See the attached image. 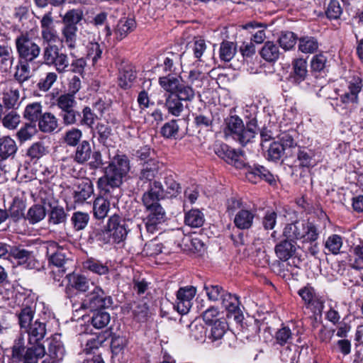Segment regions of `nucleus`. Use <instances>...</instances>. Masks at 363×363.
I'll return each instance as SVG.
<instances>
[{
    "label": "nucleus",
    "instance_id": "obj_26",
    "mask_svg": "<svg viewBox=\"0 0 363 363\" xmlns=\"http://www.w3.org/2000/svg\"><path fill=\"white\" fill-rule=\"evenodd\" d=\"M182 78L179 74H169L161 76L158 79L160 86L166 91L165 94H178L184 87H192L191 85L182 83Z\"/></svg>",
    "mask_w": 363,
    "mask_h": 363
},
{
    "label": "nucleus",
    "instance_id": "obj_57",
    "mask_svg": "<svg viewBox=\"0 0 363 363\" xmlns=\"http://www.w3.org/2000/svg\"><path fill=\"white\" fill-rule=\"evenodd\" d=\"M237 52V45L233 42L223 40L220 45L219 57L225 62H229Z\"/></svg>",
    "mask_w": 363,
    "mask_h": 363
},
{
    "label": "nucleus",
    "instance_id": "obj_22",
    "mask_svg": "<svg viewBox=\"0 0 363 363\" xmlns=\"http://www.w3.org/2000/svg\"><path fill=\"white\" fill-rule=\"evenodd\" d=\"M182 62V55L174 52H167L157 58L155 71L162 70L164 74H174L177 65Z\"/></svg>",
    "mask_w": 363,
    "mask_h": 363
},
{
    "label": "nucleus",
    "instance_id": "obj_19",
    "mask_svg": "<svg viewBox=\"0 0 363 363\" xmlns=\"http://www.w3.org/2000/svg\"><path fill=\"white\" fill-rule=\"evenodd\" d=\"M67 284L65 287V292L69 296L84 294L86 292L90 284L94 286L93 282L86 276L76 272L69 273L66 275Z\"/></svg>",
    "mask_w": 363,
    "mask_h": 363
},
{
    "label": "nucleus",
    "instance_id": "obj_28",
    "mask_svg": "<svg viewBox=\"0 0 363 363\" xmlns=\"http://www.w3.org/2000/svg\"><path fill=\"white\" fill-rule=\"evenodd\" d=\"M9 256L16 259L18 264L27 269H34L38 264L32 252L21 247L12 246Z\"/></svg>",
    "mask_w": 363,
    "mask_h": 363
},
{
    "label": "nucleus",
    "instance_id": "obj_49",
    "mask_svg": "<svg viewBox=\"0 0 363 363\" xmlns=\"http://www.w3.org/2000/svg\"><path fill=\"white\" fill-rule=\"evenodd\" d=\"M86 59H91L93 66L102 58L103 48L101 45L94 39L86 44Z\"/></svg>",
    "mask_w": 363,
    "mask_h": 363
},
{
    "label": "nucleus",
    "instance_id": "obj_59",
    "mask_svg": "<svg viewBox=\"0 0 363 363\" xmlns=\"http://www.w3.org/2000/svg\"><path fill=\"white\" fill-rule=\"evenodd\" d=\"M98 116L89 106H85L80 112L79 118V126H85L87 128L93 129V126Z\"/></svg>",
    "mask_w": 363,
    "mask_h": 363
},
{
    "label": "nucleus",
    "instance_id": "obj_36",
    "mask_svg": "<svg viewBox=\"0 0 363 363\" xmlns=\"http://www.w3.org/2000/svg\"><path fill=\"white\" fill-rule=\"evenodd\" d=\"M18 150L16 141L9 135L0 137V158L13 157Z\"/></svg>",
    "mask_w": 363,
    "mask_h": 363
},
{
    "label": "nucleus",
    "instance_id": "obj_50",
    "mask_svg": "<svg viewBox=\"0 0 363 363\" xmlns=\"http://www.w3.org/2000/svg\"><path fill=\"white\" fill-rule=\"evenodd\" d=\"M109 338H111L110 347L113 354L118 355L120 353H123L128 344L126 336L113 333L111 330V335Z\"/></svg>",
    "mask_w": 363,
    "mask_h": 363
},
{
    "label": "nucleus",
    "instance_id": "obj_63",
    "mask_svg": "<svg viewBox=\"0 0 363 363\" xmlns=\"http://www.w3.org/2000/svg\"><path fill=\"white\" fill-rule=\"evenodd\" d=\"M343 241L341 235L333 234L327 238L325 242V248L333 255H337L342 247Z\"/></svg>",
    "mask_w": 363,
    "mask_h": 363
},
{
    "label": "nucleus",
    "instance_id": "obj_2",
    "mask_svg": "<svg viewBox=\"0 0 363 363\" xmlns=\"http://www.w3.org/2000/svg\"><path fill=\"white\" fill-rule=\"evenodd\" d=\"M208 299L211 301H221V304L226 311V317L228 320L233 319L235 323L240 325L242 332H247V336H252L259 333V327L257 320H253V323L244 326V315L240 308L241 302L240 297L233 294L216 283L206 282L203 286Z\"/></svg>",
    "mask_w": 363,
    "mask_h": 363
},
{
    "label": "nucleus",
    "instance_id": "obj_25",
    "mask_svg": "<svg viewBox=\"0 0 363 363\" xmlns=\"http://www.w3.org/2000/svg\"><path fill=\"white\" fill-rule=\"evenodd\" d=\"M296 242L286 237H282L274 246V253L278 259L282 260L293 259L296 257Z\"/></svg>",
    "mask_w": 363,
    "mask_h": 363
},
{
    "label": "nucleus",
    "instance_id": "obj_52",
    "mask_svg": "<svg viewBox=\"0 0 363 363\" xmlns=\"http://www.w3.org/2000/svg\"><path fill=\"white\" fill-rule=\"evenodd\" d=\"M180 119H172L165 123L160 128V135L166 139H177L179 138Z\"/></svg>",
    "mask_w": 363,
    "mask_h": 363
},
{
    "label": "nucleus",
    "instance_id": "obj_23",
    "mask_svg": "<svg viewBox=\"0 0 363 363\" xmlns=\"http://www.w3.org/2000/svg\"><path fill=\"white\" fill-rule=\"evenodd\" d=\"M297 167L303 171H308L320 162L316 158V151L306 146H298L296 152Z\"/></svg>",
    "mask_w": 363,
    "mask_h": 363
},
{
    "label": "nucleus",
    "instance_id": "obj_41",
    "mask_svg": "<svg viewBox=\"0 0 363 363\" xmlns=\"http://www.w3.org/2000/svg\"><path fill=\"white\" fill-rule=\"evenodd\" d=\"M74 155L73 156L74 161L78 164H84L91 157V147L89 142L86 140H82L77 145Z\"/></svg>",
    "mask_w": 363,
    "mask_h": 363
},
{
    "label": "nucleus",
    "instance_id": "obj_46",
    "mask_svg": "<svg viewBox=\"0 0 363 363\" xmlns=\"http://www.w3.org/2000/svg\"><path fill=\"white\" fill-rule=\"evenodd\" d=\"M260 56L267 62H276L280 55L279 47L272 41H267L259 50Z\"/></svg>",
    "mask_w": 363,
    "mask_h": 363
},
{
    "label": "nucleus",
    "instance_id": "obj_47",
    "mask_svg": "<svg viewBox=\"0 0 363 363\" xmlns=\"http://www.w3.org/2000/svg\"><path fill=\"white\" fill-rule=\"evenodd\" d=\"M298 38V35L292 31L283 30L280 33L277 42L284 51H289L294 49Z\"/></svg>",
    "mask_w": 363,
    "mask_h": 363
},
{
    "label": "nucleus",
    "instance_id": "obj_44",
    "mask_svg": "<svg viewBox=\"0 0 363 363\" xmlns=\"http://www.w3.org/2000/svg\"><path fill=\"white\" fill-rule=\"evenodd\" d=\"M43 106L40 102L28 104L23 111V118L28 121V123L37 125L38 121L43 115Z\"/></svg>",
    "mask_w": 363,
    "mask_h": 363
},
{
    "label": "nucleus",
    "instance_id": "obj_55",
    "mask_svg": "<svg viewBox=\"0 0 363 363\" xmlns=\"http://www.w3.org/2000/svg\"><path fill=\"white\" fill-rule=\"evenodd\" d=\"M298 137V131L294 128H289L286 130L282 131L279 136L278 142L283 145V147L286 150L287 148H292L298 147L296 139Z\"/></svg>",
    "mask_w": 363,
    "mask_h": 363
},
{
    "label": "nucleus",
    "instance_id": "obj_8",
    "mask_svg": "<svg viewBox=\"0 0 363 363\" xmlns=\"http://www.w3.org/2000/svg\"><path fill=\"white\" fill-rule=\"evenodd\" d=\"M84 20V12L82 9H69L62 16V28L61 29L62 43L69 50L77 48L78 25H82Z\"/></svg>",
    "mask_w": 363,
    "mask_h": 363
},
{
    "label": "nucleus",
    "instance_id": "obj_20",
    "mask_svg": "<svg viewBox=\"0 0 363 363\" xmlns=\"http://www.w3.org/2000/svg\"><path fill=\"white\" fill-rule=\"evenodd\" d=\"M223 133L226 137H231L244 146V123L237 115H230L224 119Z\"/></svg>",
    "mask_w": 363,
    "mask_h": 363
},
{
    "label": "nucleus",
    "instance_id": "obj_40",
    "mask_svg": "<svg viewBox=\"0 0 363 363\" xmlns=\"http://www.w3.org/2000/svg\"><path fill=\"white\" fill-rule=\"evenodd\" d=\"M328 63V57L323 52L314 55L310 62L311 72L315 77L325 74Z\"/></svg>",
    "mask_w": 363,
    "mask_h": 363
},
{
    "label": "nucleus",
    "instance_id": "obj_39",
    "mask_svg": "<svg viewBox=\"0 0 363 363\" xmlns=\"http://www.w3.org/2000/svg\"><path fill=\"white\" fill-rule=\"evenodd\" d=\"M94 193V186L92 182L86 179L82 181L77 186V189L74 191L73 198L75 203H82L86 201Z\"/></svg>",
    "mask_w": 363,
    "mask_h": 363
},
{
    "label": "nucleus",
    "instance_id": "obj_5",
    "mask_svg": "<svg viewBox=\"0 0 363 363\" xmlns=\"http://www.w3.org/2000/svg\"><path fill=\"white\" fill-rule=\"evenodd\" d=\"M140 162V168L135 174V190H145L154 182L162 167V162L156 157L155 150L150 145H143L135 150L134 154Z\"/></svg>",
    "mask_w": 363,
    "mask_h": 363
},
{
    "label": "nucleus",
    "instance_id": "obj_35",
    "mask_svg": "<svg viewBox=\"0 0 363 363\" xmlns=\"http://www.w3.org/2000/svg\"><path fill=\"white\" fill-rule=\"evenodd\" d=\"M177 175L172 171H166L164 175V199L165 197L177 196L181 191L180 184L176 181Z\"/></svg>",
    "mask_w": 363,
    "mask_h": 363
},
{
    "label": "nucleus",
    "instance_id": "obj_45",
    "mask_svg": "<svg viewBox=\"0 0 363 363\" xmlns=\"http://www.w3.org/2000/svg\"><path fill=\"white\" fill-rule=\"evenodd\" d=\"M110 210V201L104 196L96 198L93 204V213L95 218L102 220L105 218Z\"/></svg>",
    "mask_w": 363,
    "mask_h": 363
},
{
    "label": "nucleus",
    "instance_id": "obj_6",
    "mask_svg": "<svg viewBox=\"0 0 363 363\" xmlns=\"http://www.w3.org/2000/svg\"><path fill=\"white\" fill-rule=\"evenodd\" d=\"M130 169V160L125 154H116L104 167V175L97 181V186L106 197L111 191L120 187Z\"/></svg>",
    "mask_w": 363,
    "mask_h": 363
},
{
    "label": "nucleus",
    "instance_id": "obj_10",
    "mask_svg": "<svg viewBox=\"0 0 363 363\" xmlns=\"http://www.w3.org/2000/svg\"><path fill=\"white\" fill-rule=\"evenodd\" d=\"M245 169L246 179L252 184L262 182H266L272 187H277L279 177L274 174L268 168L259 163H246L242 168Z\"/></svg>",
    "mask_w": 363,
    "mask_h": 363
},
{
    "label": "nucleus",
    "instance_id": "obj_11",
    "mask_svg": "<svg viewBox=\"0 0 363 363\" xmlns=\"http://www.w3.org/2000/svg\"><path fill=\"white\" fill-rule=\"evenodd\" d=\"M16 298H23L21 310L17 313L18 324L21 328L28 329L34 318L36 310L35 295L30 290L23 289V291H17Z\"/></svg>",
    "mask_w": 363,
    "mask_h": 363
},
{
    "label": "nucleus",
    "instance_id": "obj_54",
    "mask_svg": "<svg viewBox=\"0 0 363 363\" xmlns=\"http://www.w3.org/2000/svg\"><path fill=\"white\" fill-rule=\"evenodd\" d=\"M208 326L211 327V328L207 337L212 342H215L223 337L228 328V323L225 319L217 320L213 324Z\"/></svg>",
    "mask_w": 363,
    "mask_h": 363
},
{
    "label": "nucleus",
    "instance_id": "obj_37",
    "mask_svg": "<svg viewBox=\"0 0 363 363\" xmlns=\"http://www.w3.org/2000/svg\"><path fill=\"white\" fill-rule=\"evenodd\" d=\"M111 335V328H109L101 333H99L94 337H91L87 340L84 351L86 354H95V350H98L103 343L109 338Z\"/></svg>",
    "mask_w": 363,
    "mask_h": 363
},
{
    "label": "nucleus",
    "instance_id": "obj_33",
    "mask_svg": "<svg viewBox=\"0 0 363 363\" xmlns=\"http://www.w3.org/2000/svg\"><path fill=\"white\" fill-rule=\"evenodd\" d=\"M86 244L93 245L98 244L100 246L111 244L108 233L106 231V225L104 228H92L88 232Z\"/></svg>",
    "mask_w": 363,
    "mask_h": 363
},
{
    "label": "nucleus",
    "instance_id": "obj_18",
    "mask_svg": "<svg viewBox=\"0 0 363 363\" xmlns=\"http://www.w3.org/2000/svg\"><path fill=\"white\" fill-rule=\"evenodd\" d=\"M138 73L135 65L130 62H122L118 68V86L124 91L130 89L137 80Z\"/></svg>",
    "mask_w": 363,
    "mask_h": 363
},
{
    "label": "nucleus",
    "instance_id": "obj_61",
    "mask_svg": "<svg viewBox=\"0 0 363 363\" xmlns=\"http://www.w3.org/2000/svg\"><path fill=\"white\" fill-rule=\"evenodd\" d=\"M14 61L12 48L8 45L0 44V68H11Z\"/></svg>",
    "mask_w": 363,
    "mask_h": 363
},
{
    "label": "nucleus",
    "instance_id": "obj_58",
    "mask_svg": "<svg viewBox=\"0 0 363 363\" xmlns=\"http://www.w3.org/2000/svg\"><path fill=\"white\" fill-rule=\"evenodd\" d=\"M205 221L203 213L199 209H191L185 213L184 223L191 228H200Z\"/></svg>",
    "mask_w": 363,
    "mask_h": 363
},
{
    "label": "nucleus",
    "instance_id": "obj_24",
    "mask_svg": "<svg viewBox=\"0 0 363 363\" xmlns=\"http://www.w3.org/2000/svg\"><path fill=\"white\" fill-rule=\"evenodd\" d=\"M308 62L303 57L295 58L291 62V70L288 79L295 85H300L301 82L308 80Z\"/></svg>",
    "mask_w": 363,
    "mask_h": 363
},
{
    "label": "nucleus",
    "instance_id": "obj_3",
    "mask_svg": "<svg viewBox=\"0 0 363 363\" xmlns=\"http://www.w3.org/2000/svg\"><path fill=\"white\" fill-rule=\"evenodd\" d=\"M329 218L320 208L317 218L297 219L286 223L282 230L281 237H286L294 242L301 240L303 243H313L317 241L321 233V225H325Z\"/></svg>",
    "mask_w": 363,
    "mask_h": 363
},
{
    "label": "nucleus",
    "instance_id": "obj_12",
    "mask_svg": "<svg viewBox=\"0 0 363 363\" xmlns=\"http://www.w3.org/2000/svg\"><path fill=\"white\" fill-rule=\"evenodd\" d=\"M128 220L121 215L114 213L107 220L106 228L111 241V245L123 243L130 232Z\"/></svg>",
    "mask_w": 363,
    "mask_h": 363
},
{
    "label": "nucleus",
    "instance_id": "obj_29",
    "mask_svg": "<svg viewBox=\"0 0 363 363\" xmlns=\"http://www.w3.org/2000/svg\"><path fill=\"white\" fill-rule=\"evenodd\" d=\"M49 209L47 211L48 222L50 225H57L66 223L68 213L63 206L58 204V201L48 202L47 203Z\"/></svg>",
    "mask_w": 363,
    "mask_h": 363
},
{
    "label": "nucleus",
    "instance_id": "obj_48",
    "mask_svg": "<svg viewBox=\"0 0 363 363\" xmlns=\"http://www.w3.org/2000/svg\"><path fill=\"white\" fill-rule=\"evenodd\" d=\"M92 316L87 321L96 329L104 328L109 323L111 317L110 314L105 311L104 309L92 311Z\"/></svg>",
    "mask_w": 363,
    "mask_h": 363
},
{
    "label": "nucleus",
    "instance_id": "obj_21",
    "mask_svg": "<svg viewBox=\"0 0 363 363\" xmlns=\"http://www.w3.org/2000/svg\"><path fill=\"white\" fill-rule=\"evenodd\" d=\"M196 294V289L193 286L180 287L177 291L174 309L182 315L186 314L191 306L192 300Z\"/></svg>",
    "mask_w": 363,
    "mask_h": 363
},
{
    "label": "nucleus",
    "instance_id": "obj_60",
    "mask_svg": "<svg viewBox=\"0 0 363 363\" xmlns=\"http://www.w3.org/2000/svg\"><path fill=\"white\" fill-rule=\"evenodd\" d=\"M97 140L103 146L108 147V140L112 134V128L108 123H97L94 128Z\"/></svg>",
    "mask_w": 363,
    "mask_h": 363
},
{
    "label": "nucleus",
    "instance_id": "obj_14",
    "mask_svg": "<svg viewBox=\"0 0 363 363\" xmlns=\"http://www.w3.org/2000/svg\"><path fill=\"white\" fill-rule=\"evenodd\" d=\"M15 45L18 59L30 62H34L41 51L40 47L27 33H22L16 37Z\"/></svg>",
    "mask_w": 363,
    "mask_h": 363
},
{
    "label": "nucleus",
    "instance_id": "obj_32",
    "mask_svg": "<svg viewBox=\"0 0 363 363\" xmlns=\"http://www.w3.org/2000/svg\"><path fill=\"white\" fill-rule=\"evenodd\" d=\"M136 21L132 18H123L119 20L114 29V34L118 41L124 39L136 28Z\"/></svg>",
    "mask_w": 363,
    "mask_h": 363
},
{
    "label": "nucleus",
    "instance_id": "obj_53",
    "mask_svg": "<svg viewBox=\"0 0 363 363\" xmlns=\"http://www.w3.org/2000/svg\"><path fill=\"white\" fill-rule=\"evenodd\" d=\"M38 132L37 125L27 122L16 132V137L18 142L22 144L28 140H30Z\"/></svg>",
    "mask_w": 363,
    "mask_h": 363
},
{
    "label": "nucleus",
    "instance_id": "obj_34",
    "mask_svg": "<svg viewBox=\"0 0 363 363\" xmlns=\"http://www.w3.org/2000/svg\"><path fill=\"white\" fill-rule=\"evenodd\" d=\"M319 48L318 39L315 36L303 35L298 38V50L304 54H314Z\"/></svg>",
    "mask_w": 363,
    "mask_h": 363
},
{
    "label": "nucleus",
    "instance_id": "obj_42",
    "mask_svg": "<svg viewBox=\"0 0 363 363\" xmlns=\"http://www.w3.org/2000/svg\"><path fill=\"white\" fill-rule=\"evenodd\" d=\"M37 123L38 130L43 133H52L57 128V120L50 112L43 113Z\"/></svg>",
    "mask_w": 363,
    "mask_h": 363
},
{
    "label": "nucleus",
    "instance_id": "obj_13",
    "mask_svg": "<svg viewBox=\"0 0 363 363\" xmlns=\"http://www.w3.org/2000/svg\"><path fill=\"white\" fill-rule=\"evenodd\" d=\"M213 150L218 158L235 168L242 169L245 167L242 157L245 152L241 149H235L222 141H216L213 145Z\"/></svg>",
    "mask_w": 363,
    "mask_h": 363
},
{
    "label": "nucleus",
    "instance_id": "obj_15",
    "mask_svg": "<svg viewBox=\"0 0 363 363\" xmlns=\"http://www.w3.org/2000/svg\"><path fill=\"white\" fill-rule=\"evenodd\" d=\"M113 298L101 287L94 286V289L89 291L82 300V306L90 311L112 308Z\"/></svg>",
    "mask_w": 363,
    "mask_h": 363
},
{
    "label": "nucleus",
    "instance_id": "obj_43",
    "mask_svg": "<svg viewBox=\"0 0 363 363\" xmlns=\"http://www.w3.org/2000/svg\"><path fill=\"white\" fill-rule=\"evenodd\" d=\"M30 62L23 61L18 59V63L15 67V72L13 74L14 79L22 85L25 82L28 81L30 75Z\"/></svg>",
    "mask_w": 363,
    "mask_h": 363
},
{
    "label": "nucleus",
    "instance_id": "obj_62",
    "mask_svg": "<svg viewBox=\"0 0 363 363\" xmlns=\"http://www.w3.org/2000/svg\"><path fill=\"white\" fill-rule=\"evenodd\" d=\"M46 255L48 257L49 264L58 267V272L62 276L65 272V269L64 268V265L66 262L65 254L59 250H56L55 252L50 254V249L48 248Z\"/></svg>",
    "mask_w": 363,
    "mask_h": 363
},
{
    "label": "nucleus",
    "instance_id": "obj_31",
    "mask_svg": "<svg viewBox=\"0 0 363 363\" xmlns=\"http://www.w3.org/2000/svg\"><path fill=\"white\" fill-rule=\"evenodd\" d=\"M255 213L256 210L240 209L235 216V225L240 230L250 229L252 226Z\"/></svg>",
    "mask_w": 363,
    "mask_h": 363
},
{
    "label": "nucleus",
    "instance_id": "obj_64",
    "mask_svg": "<svg viewBox=\"0 0 363 363\" xmlns=\"http://www.w3.org/2000/svg\"><path fill=\"white\" fill-rule=\"evenodd\" d=\"M82 132L77 128H72L67 130L63 136V142L69 147H76L82 141Z\"/></svg>",
    "mask_w": 363,
    "mask_h": 363
},
{
    "label": "nucleus",
    "instance_id": "obj_7",
    "mask_svg": "<svg viewBox=\"0 0 363 363\" xmlns=\"http://www.w3.org/2000/svg\"><path fill=\"white\" fill-rule=\"evenodd\" d=\"M347 88L339 94V100L340 104H337V111L338 107L342 109H350L351 112L356 110L360 104L359 94L363 90V77L362 73L357 71H351L350 75L347 77Z\"/></svg>",
    "mask_w": 363,
    "mask_h": 363
},
{
    "label": "nucleus",
    "instance_id": "obj_27",
    "mask_svg": "<svg viewBox=\"0 0 363 363\" xmlns=\"http://www.w3.org/2000/svg\"><path fill=\"white\" fill-rule=\"evenodd\" d=\"M41 36L47 43H55L57 39V31L54 26L52 11L46 12L40 20Z\"/></svg>",
    "mask_w": 363,
    "mask_h": 363
},
{
    "label": "nucleus",
    "instance_id": "obj_17",
    "mask_svg": "<svg viewBox=\"0 0 363 363\" xmlns=\"http://www.w3.org/2000/svg\"><path fill=\"white\" fill-rule=\"evenodd\" d=\"M297 293L301 298L306 308L310 309L315 315H321L325 306V301L316 294L314 287L307 284L301 287Z\"/></svg>",
    "mask_w": 363,
    "mask_h": 363
},
{
    "label": "nucleus",
    "instance_id": "obj_38",
    "mask_svg": "<svg viewBox=\"0 0 363 363\" xmlns=\"http://www.w3.org/2000/svg\"><path fill=\"white\" fill-rule=\"evenodd\" d=\"M47 215L45 205L40 203L33 204L27 211L26 220L30 225H35L42 221Z\"/></svg>",
    "mask_w": 363,
    "mask_h": 363
},
{
    "label": "nucleus",
    "instance_id": "obj_9",
    "mask_svg": "<svg viewBox=\"0 0 363 363\" xmlns=\"http://www.w3.org/2000/svg\"><path fill=\"white\" fill-rule=\"evenodd\" d=\"M178 94H164V103L158 101V104H164L169 114L179 116L184 111L182 101H192L195 97V90L192 87H184L179 90Z\"/></svg>",
    "mask_w": 363,
    "mask_h": 363
},
{
    "label": "nucleus",
    "instance_id": "obj_4",
    "mask_svg": "<svg viewBox=\"0 0 363 363\" xmlns=\"http://www.w3.org/2000/svg\"><path fill=\"white\" fill-rule=\"evenodd\" d=\"M136 191L137 193L143 192L141 199L147 214L145 226L147 231L153 232L157 225L165 220V211L160 203L164 199V186L161 182H156L145 190Z\"/></svg>",
    "mask_w": 363,
    "mask_h": 363
},
{
    "label": "nucleus",
    "instance_id": "obj_51",
    "mask_svg": "<svg viewBox=\"0 0 363 363\" xmlns=\"http://www.w3.org/2000/svg\"><path fill=\"white\" fill-rule=\"evenodd\" d=\"M286 149L283 145L278 141L272 142L265 155V158L269 161L277 163L280 161L283 162V156L284 155Z\"/></svg>",
    "mask_w": 363,
    "mask_h": 363
},
{
    "label": "nucleus",
    "instance_id": "obj_56",
    "mask_svg": "<svg viewBox=\"0 0 363 363\" xmlns=\"http://www.w3.org/2000/svg\"><path fill=\"white\" fill-rule=\"evenodd\" d=\"M84 269L98 275H105L109 272L108 267L93 257L87 258L83 263Z\"/></svg>",
    "mask_w": 363,
    "mask_h": 363
},
{
    "label": "nucleus",
    "instance_id": "obj_30",
    "mask_svg": "<svg viewBox=\"0 0 363 363\" xmlns=\"http://www.w3.org/2000/svg\"><path fill=\"white\" fill-rule=\"evenodd\" d=\"M26 202L18 197H15L7 210L9 215V218L15 223H18L22 219L26 220Z\"/></svg>",
    "mask_w": 363,
    "mask_h": 363
},
{
    "label": "nucleus",
    "instance_id": "obj_16",
    "mask_svg": "<svg viewBox=\"0 0 363 363\" xmlns=\"http://www.w3.org/2000/svg\"><path fill=\"white\" fill-rule=\"evenodd\" d=\"M301 334V332L298 328L296 322L281 323V327L275 331L272 336V346L277 350L284 347L290 350L294 337L299 336Z\"/></svg>",
    "mask_w": 363,
    "mask_h": 363
},
{
    "label": "nucleus",
    "instance_id": "obj_1",
    "mask_svg": "<svg viewBox=\"0 0 363 363\" xmlns=\"http://www.w3.org/2000/svg\"><path fill=\"white\" fill-rule=\"evenodd\" d=\"M28 334V342L22 335H18L13 340L12 346L7 349L11 354L8 356L10 363H38L46 354L42 340L46 334V325L35 320L26 329Z\"/></svg>",
    "mask_w": 363,
    "mask_h": 363
}]
</instances>
